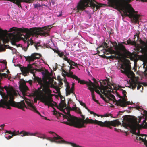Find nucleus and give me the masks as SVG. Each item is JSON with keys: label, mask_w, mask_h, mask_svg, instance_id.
Returning a JSON list of instances; mask_svg holds the SVG:
<instances>
[{"label": "nucleus", "mask_w": 147, "mask_h": 147, "mask_svg": "<svg viewBox=\"0 0 147 147\" xmlns=\"http://www.w3.org/2000/svg\"><path fill=\"white\" fill-rule=\"evenodd\" d=\"M108 1L111 7L119 11L121 10L124 15L132 18L135 22H138L140 16L134 13H137V12L135 11L130 4H126L127 0H108ZM94 2L98 4L95 0H80L78 4L77 9L78 10H82L90 7L93 9L94 11H96L101 6L100 5H96Z\"/></svg>", "instance_id": "nucleus-1"}, {"label": "nucleus", "mask_w": 147, "mask_h": 147, "mask_svg": "<svg viewBox=\"0 0 147 147\" xmlns=\"http://www.w3.org/2000/svg\"><path fill=\"white\" fill-rule=\"evenodd\" d=\"M69 112V111H68ZM65 119L68 121L64 122L63 123L70 126H73L78 128L85 127L84 124H93L98 125L102 127H110L111 126L115 127L121 125V123L117 120L113 121H105L104 122L99 121L96 120H93L86 118L85 120V116L81 115L82 119L78 118L77 117L72 116L70 113H68V115L65 116Z\"/></svg>", "instance_id": "nucleus-2"}, {"label": "nucleus", "mask_w": 147, "mask_h": 147, "mask_svg": "<svg viewBox=\"0 0 147 147\" xmlns=\"http://www.w3.org/2000/svg\"><path fill=\"white\" fill-rule=\"evenodd\" d=\"M0 95L3 98L0 100V107L11 109L10 106H11L23 111H25L24 108H28L24 100L18 102L14 101V97L17 95V93L12 86L10 85L8 87L6 86L3 87L0 86Z\"/></svg>", "instance_id": "nucleus-3"}, {"label": "nucleus", "mask_w": 147, "mask_h": 147, "mask_svg": "<svg viewBox=\"0 0 147 147\" xmlns=\"http://www.w3.org/2000/svg\"><path fill=\"white\" fill-rule=\"evenodd\" d=\"M51 27L50 26H46L42 28L33 27L28 29L27 28H18L20 32H24L26 34L24 36L23 40L24 42V46L22 47V49L26 51L30 45V37L31 36H36L40 35L46 36L49 35V33Z\"/></svg>", "instance_id": "nucleus-4"}, {"label": "nucleus", "mask_w": 147, "mask_h": 147, "mask_svg": "<svg viewBox=\"0 0 147 147\" xmlns=\"http://www.w3.org/2000/svg\"><path fill=\"white\" fill-rule=\"evenodd\" d=\"M34 79L35 81H37L40 85L36 92L39 99L45 105L48 106L49 107V106L51 107L56 106V103L53 101V94H51L52 91L50 89L49 87L45 86L41 78L35 77Z\"/></svg>", "instance_id": "nucleus-5"}, {"label": "nucleus", "mask_w": 147, "mask_h": 147, "mask_svg": "<svg viewBox=\"0 0 147 147\" xmlns=\"http://www.w3.org/2000/svg\"><path fill=\"white\" fill-rule=\"evenodd\" d=\"M122 122V125L123 126L125 127H129L132 130L133 134L138 136H140L141 137H139V140L143 142L144 144L147 146V140L146 138V136H147V135L138 134L139 129L141 127V125L137 121H135L131 119H128L126 120L125 122L123 121ZM144 127V128L147 129V123L145 124Z\"/></svg>", "instance_id": "nucleus-6"}, {"label": "nucleus", "mask_w": 147, "mask_h": 147, "mask_svg": "<svg viewBox=\"0 0 147 147\" xmlns=\"http://www.w3.org/2000/svg\"><path fill=\"white\" fill-rule=\"evenodd\" d=\"M112 43L113 46L114 47L115 50L117 51V54H118L120 56H121L122 55L121 53H123L124 55L127 58L132 56V53L127 50L125 46L123 45L122 44H119L117 45L116 42Z\"/></svg>", "instance_id": "nucleus-7"}, {"label": "nucleus", "mask_w": 147, "mask_h": 147, "mask_svg": "<svg viewBox=\"0 0 147 147\" xmlns=\"http://www.w3.org/2000/svg\"><path fill=\"white\" fill-rule=\"evenodd\" d=\"M93 80L94 82L96 84V87L97 88L100 90L101 93H102L107 90V89H111V84H109L106 80H102V81H100V87L98 83L95 79H93Z\"/></svg>", "instance_id": "nucleus-8"}, {"label": "nucleus", "mask_w": 147, "mask_h": 147, "mask_svg": "<svg viewBox=\"0 0 147 147\" xmlns=\"http://www.w3.org/2000/svg\"><path fill=\"white\" fill-rule=\"evenodd\" d=\"M61 102L58 107V108L62 111L65 114L63 115L62 114L63 117L65 119V116L68 115V112L69 110V113H70V109L71 108L69 107H69L67 106L66 107V104L65 102V98H61Z\"/></svg>", "instance_id": "nucleus-9"}, {"label": "nucleus", "mask_w": 147, "mask_h": 147, "mask_svg": "<svg viewBox=\"0 0 147 147\" xmlns=\"http://www.w3.org/2000/svg\"><path fill=\"white\" fill-rule=\"evenodd\" d=\"M128 62L127 63H125L124 65H121V68L123 70H121V72L127 75L129 78L133 77L135 76V74L131 70V67L129 64V61L128 60Z\"/></svg>", "instance_id": "nucleus-10"}, {"label": "nucleus", "mask_w": 147, "mask_h": 147, "mask_svg": "<svg viewBox=\"0 0 147 147\" xmlns=\"http://www.w3.org/2000/svg\"><path fill=\"white\" fill-rule=\"evenodd\" d=\"M20 69L22 74L24 76H27V74H28L29 72L30 71L31 73L33 74V76L34 77V78H33V79L34 80L38 82L37 81L34 80V79L35 77H36L35 74L33 72L34 69L30 64H29L27 67H20Z\"/></svg>", "instance_id": "nucleus-11"}, {"label": "nucleus", "mask_w": 147, "mask_h": 147, "mask_svg": "<svg viewBox=\"0 0 147 147\" xmlns=\"http://www.w3.org/2000/svg\"><path fill=\"white\" fill-rule=\"evenodd\" d=\"M72 78L75 79L76 80L78 81L79 83L81 84H86L88 86V87H91L92 86H94L95 85L90 80H89V82L85 81L84 80H81L77 76L74 75L73 77Z\"/></svg>", "instance_id": "nucleus-12"}, {"label": "nucleus", "mask_w": 147, "mask_h": 147, "mask_svg": "<svg viewBox=\"0 0 147 147\" xmlns=\"http://www.w3.org/2000/svg\"><path fill=\"white\" fill-rule=\"evenodd\" d=\"M40 57V55L37 53H34L32 54L30 56L25 57L26 61H28L30 63L31 62H33L35 59H39Z\"/></svg>", "instance_id": "nucleus-13"}, {"label": "nucleus", "mask_w": 147, "mask_h": 147, "mask_svg": "<svg viewBox=\"0 0 147 147\" xmlns=\"http://www.w3.org/2000/svg\"><path fill=\"white\" fill-rule=\"evenodd\" d=\"M24 99L26 103L28 106V108L29 109L40 115V113L37 110V109L33 105V104L31 102V100L30 99H26L25 98Z\"/></svg>", "instance_id": "nucleus-14"}, {"label": "nucleus", "mask_w": 147, "mask_h": 147, "mask_svg": "<svg viewBox=\"0 0 147 147\" xmlns=\"http://www.w3.org/2000/svg\"><path fill=\"white\" fill-rule=\"evenodd\" d=\"M111 90H107L104 92L102 93V94H103L107 98H108L107 100H108V102L109 100H113L116 101L117 102V101H116V100L114 96L111 93Z\"/></svg>", "instance_id": "nucleus-15"}, {"label": "nucleus", "mask_w": 147, "mask_h": 147, "mask_svg": "<svg viewBox=\"0 0 147 147\" xmlns=\"http://www.w3.org/2000/svg\"><path fill=\"white\" fill-rule=\"evenodd\" d=\"M20 90L21 92L24 97L25 96H28V94L27 91L28 90V88L26 84H24L20 86L19 87Z\"/></svg>", "instance_id": "nucleus-16"}, {"label": "nucleus", "mask_w": 147, "mask_h": 147, "mask_svg": "<svg viewBox=\"0 0 147 147\" xmlns=\"http://www.w3.org/2000/svg\"><path fill=\"white\" fill-rule=\"evenodd\" d=\"M117 105L120 106L121 107H125L127 105H129L131 104L130 101H127L122 100L121 99L119 100L116 102Z\"/></svg>", "instance_id": "nucleus-17"}, {"label": "nucleus", "mask_w": 147, "mask_h": 147, "mask_svg": "<svg viewBox=\"0 0 147 147\" xmlns=\"http://www.w3.org/2000/svg\"><path fill=\"white\" fill-rule=\"evenodd\" d=\"M20 136L23 137L26 136H36V134H38V133H30L29 132L23 130L20 132Z\"/></svg>", "instance_id": "nucleus-18"}, {"label": "nucleus", "mask_w": 147, "mask_h": 147, "mask_svg": "<svg viewBox=\"0 0 147 147\" xmlns=\"http://www.w3.org/2000/svg\"><path fill=\"white\" fill-rule=\"evenodd\" d=\"M88 89L90 90L91 92L92 97L93 100L95 102L98 103V100L95 99V96L94 94V88L92 87H88Z\"/></svg>", "instance_id": "nucleus-19"}, {"label": "nucleus", "mask_w": 147, "mask_h": 147, "mask_svg": "<svg viewBox=\"0 0 147 147\" xmlns=\"http://www.w3.org/2000/svg\"><path fill=\"white\" fill-rule=\"evenodd\" d=\"M117 55H112L109 57H106V56H105V57H106V58L108 59H112V60H113V59H119L120 58V56L119 55H117Z\"/></svg>", "instance_id": "nucleus-20"}, {"label": "nucleus", "mask_w": 147, "mask_h": 147, "mask_svg": "<svg viewBox=\"0 0 147 147\" xmlns=\"http://www.w3.org/2000/svg\"><path fill=\"white\" fill-rule=\"evenodd\" d=\"M63 72L65 74L66 76L69 77L71 78H72V77L74 76V75H73V72L72 71H70L69 72H67L64 70H63Z\"/></svg>", "instance_id": "nucleus-21"}, {"label": "nucleus", "mask_w": 147, "mask_h": 147, "mask_svg": "<svg viewBox=\"0 0 147 147\" xmlns=\"http://www.w3.org/2000/svg\"><path fill=\"white\" fill-rule=\"evenodd\" d=\"M65 90L66 96L69 95L72 93V92H71V88L70 89V86L69 85H66V88Z\"/></svg>", "instance_id": "nucleus-22"}, {"label": "nucleus", "mask_w": 147, "mask_h": 147, "mask_svg": "<svg viewBox=\"0 0 147 147\" xmlns=\"http://www.w3.org/2000/svg\"><path fill=\"white\" fill-rule=\"evenodd\" d=\"M75 107H72V109L71 108V109H70V111L71 110L75 111L78 113L80 114H81V112L80 108L77 107L76 105H75Z\"/></svg>", "instance_id": "nucleus-23"}, {"label": "nucleus", "mask_w": 147, "mask_h": 147, "mask_svg": "<svg viewBox=\"0 0 147 147\" xmlns=\"http://www.w3.org/2000/svg\"><path fill=\"white\" fill-rule=\"evenodd\" d=\"M138 84V80L134 81L132 82V84H131L132 89H135L137 86V84Z\"/></svg>", "instance_id": "nucleus-24"}, {"label": "nucleus", "mask_w": 147, "mask_h": 147, "mask_svg": "<svg viewBox=\"0 0 147 147\" xmlns=\"http://www.w3.org/2000/svg\"><path fill=\"white\" fill-rule=\"evenodd\" d=\"M94 85H95L94 86H92V87L94 88V91H95L98 94L101 95L100 91L97 89L98 88H97L96 86V84L95 85L94 84Z\"/></svg>", "instance_id": "nucleus-25"}, {"label": "nucleus", "mask_w": 147, "mask_h": 147, "mask_svg": "<svg viewBox=\"0 0 147 147\" xmlns=\"http://www.w3.org/2000/svg\"><path fill=\"white\" fill-rule=\"evenodd\" d=\"M80 103L81 105L83 106L86 109L88 110V111L89 112L90 110L86 106V104L84 103H83L82 101H80Z\"/></svg>", "instance_id": "nucleus-26"}, {"label": "nucleus", "mask_w": 147, "mask_h": 147, "mask_svg": "<svg viewBox=\"0 0 147 147\" xmlns=\"http://www.w3.org/2000/svg\"><path fill=\"white\" fill-rule=\"evenodd\" d=\"M110 53L111 54H114L115 55H119L118 54H117V51H116L111 49H109Z\"/></svg>", "instance_id": "nucleus-27"}, {"label": "nucleus", "mask_w": 147, "mask_h": 147, "mask_svg": "<svg viewBox=\"0 0 147 147\" xmlns=\"http://www.w3.org/2000/svg\"><path fill=\"white\" fill-rule=\"evenodd\" d=\"M14 28V27H13V28H10L8 32H12L13 31H16H16H17L20 32L19 30H18V29L17 28Z\"/></svg>", "instance_id": "nucleus-28"}, {"label": "nucleus", "mask_w": 147, "mask_h": 147, "mask_svg": "<svg viewBox=\"0 0 147 147\" xmlns=\"http://www.w3.org/2000/svg\"><path fill=\"white\" fill-rule=\"evenodd\" d=\"M74 85L75 83H72V86L71 88V92H72V93H73L74 94V95L75 96H76V94L74 92Z\"/></svg>", "instance_id": "nucleus-29"}, {"label": "nucleus", "mask_w": 147, "mask_h": 147, "mask_svg": "<svg viewBox=\"0 0 147 147\" xmlns=\"http://www.w3.org/2000/svg\"><path fill=\"white\" fill-rule=\"evenodd\" d=\"M135 42L134 41H132L131 40L129 39L127 41V44L128 45H133L134 44Z\"/></svg>", "instance_id": "nucleus-30"}, {"label": "nucleus", "mask_w": 147, "mask_h": 147, "mask_svg": "<svg viewBox=\"0 0 147 147\" xmlns=\"http://www.w3.org/2000/svg\"><path fill=\"white\" fill-rule=\"evenodd\" d=\"M69 61H70L69 64L71 66L73 65L74 66L76 64H77V63H76L75 62L72 61L71 60H69Z\"/></svg>", "instance_id": "nucleus-31"}, {"label": "nucleus", "mask_w": 147, "mask_h": 147, "mask_svg": "<svg viewBox=\"0 0 147 147\" xmlns=\"http://www.w3.org/2000/svg\"><path fill=\"white\" fill-rule=\"evenodd\" d=\"M34 46L35 47L36 49L37 50L38 49V47L40 46L39 42H37L36 43H35Z\"/></svg>", "instance_id": "nucleus-32"}, {"label": "nucleus", "mask_w": 147, "mask_h": 147, "mask_svg": "<svg viewBox=\"0 0 147 147\" xmlns=\"http://www.w3.org/2000/svg\"><path fill=\"white\" fill-rule=\"evenodd\" d=\"M89 112L90 113V114H93L94 116H97L98 117H100L101 116V115H99L95 113H94V112L90 111H89Z\"/></svg>", "instance_id": "nucleus-33"}, {"label": "nucleus", "mask_w": 147, "mask_h": 147, "mask_svg": "<svg viewBox=\"0 0 147 147\" xmlns=\"http://www.w3.org/2000/svg\"><path fill=\"white\" fill-rule=\"evenodd\" d=\"M138 84H137V85H138L137 89L138 90L140 88L142 87V88H143V87L140 84V82L138 81Z\"/></svg>", "instance_id": "nucleus-34"}, {"label": "nucleus", "mask_w": 147, "mask_h": 147, "mask_svg": "<svg viewBox=\"0 0 147 147\" xmlns=\"http://www.w3.org/2000/svg\"><path fill=\"white\" fill-rule=\"evenodd\" d=\"M64 57L63 58V59L65 61H67V62L69 63L70 62L69 60H70V59H68V57L65 55H64Z\"/></svg>", "instance_id": "nucleus-35"}, {"label": "nucleus", "mask_w": 147, "mask_h": 147, "mask_svg": "<svg viewBox=\"0 0 147 147\" xmlns=\"http://www.w3.org/2000/svg\"><path fill=\"white\" fill-rule=\"evenodd\" d=\"M111 114H108V113H106L105 114H104L103 115H101V117H108L109 116H111Z\"/></svg>", "instance_id": "nucleus-36"}, {"label": "nucleus", "mask_w": 147, "mask_h": 147, "mask_svg": "<svg viewBox=\"0 0 147 147\" xmlns=\"http://www.w3.org/2000/svg\"><path fill=\"white\" fill-rule=\"evenodd\" d=\"M101 96V97L106 102H109L108 100H108V98H107V99H106L103 96L101 95H100Z\"/></svg>", "instance_id": "nucleus-37"}, {"label": "nucleus", "mask_w": 147, "mask_h": 147, "mask_svg": "<svg viewBox=\"0 0 147 147\" xmlns=\"http://www.w3.org/2000/svg\"><path fill=\"white\" fill-rule=\"evenodd\" d=\"M121 91H122V93L124 95V97H126V95L127 94L126 91L125 90H122Z\"/></svg>", "instance_id": "nucleus-38"}, {"label": "nucleus", "mask_w": 147, "mask_h": 147, "mask_svg": "<svg viewBox=\"0 0 147 147\" xmlns=\"http://www.w3.org/2000/svg\"><path fill=\"white\" fill-rule=\"evenodd\" d=\"M58 55L60 57H62L63 56H64V53L63 52H59L58 53Z\"/></svg>", "instance_id": "nucleus-39"}, {"label": "nucleus", "mask_w": 147, "mask_h": 147, "mask_svg": "<svg viewBox=\"0 0 147 147\" xmlns=\"http://www.w3.org/2000/svg\"><path fill=\"white\" fill-rule=\"evenodd\" d=\"M12 136L13 137L14 136L17 135L18 134H17V133H16V131H14L12 132Z\"/></svg>", "instance_id": "nucleus-40"}, {"label": "nucleus", "mask_w": 147, "mask_h": 147, "mask_svg": "<svg viewBox=\"0 0 147 147\" xmlns=\"http://www.w3.org/2000/svg\"><path fill=\"white\" fill-rule=\"evenodd\" d=\"M144 113V115L146 118L147 117V111L144 110L143 111Z\"/></svg>", "instance_id": "nucleus-41"}, {"label": "nucleus", "mask_w": 147, "mask_h": 147, "mask_svg": "<svg viewBox=\"0 0 147 147\" xmlns=\"http://www.w3.org/2000/svg\"><path fill=\"white\" fill-rule=\"evenodd\" d=\"M30 44L31 45H33L34 44V42H33V40H32V39L30 38Z\"/></svg>", "instance_id": "nucleus-42"}, {"label": "nucleus", "mask_w": 147, "mask_h": 147, "mask_svg": "<svg viewBox=\"0 0 147 147\" xmlns=\"http://www.w3.org/2000/svg\"><path fill=\"white\" fill-rule=\"evenodd\" d=\"M108 46H107V44L106 43H104V46L103 47V49H106Z\"/></svg>", "instance_id": "nucleus-43"}, {"label": "nucleus", "mask_w": 147, "mask_h": 147, "mask_svg": "<svg viewBox=\"0 0 147 147\" xmlns=\"http://www.w3.org/2000/svg\"><path fill=\"white\" fill-rule=\"evenodd\" d=\"M74 67L70 65V66L69 67V72H70V71H71V70L72 69H74Z\"/></svg>", "instance_id": "nucleus-44"}, {"label": "nucleus", "mask_w": 147, "mask_h": 147, "mask_svg": "<svg viewBox=\"0 0 147 147\" xmlns=\"http://www.w3.org/2000/svg\"><path fill=\"white\" fill-rule=\"evenodd\" d=\"M5 125L4 124H2L1 125L0 127V130H3V127Z\"/></svg>", "instance_id": "nucleus-45"}, {"label": "nucleus", "mask_w": 147, "mask_h": 147, "mask_svg": "<svg viewBox=\"0 0 147 147\" xmlns=\"http://www.w3.org/2000/svg\"><path fill=\"white\" fill-rule=\"evenodd\" d=\"M6 133H8L10 134H12V132L11 131H6Z\"/></svg>", "instance_id": "nucleus-46"}, {"label": "nucleus", "mask_w": 147, "mask_h": 147, "mask_svg": "<svg viewBox=\"0 0 147 147\" xmlns=\"http://www.w3.org/2000/svg\"><path fill=\"white\" fill-rule=\"evenodd\" d=\"M13 137V136H12V135L11 136H10V135H9L8 136V137L7 138V137H6V138L7 139H9Z\"/></svg>", "instance_id": "nucleus-47"}, {"label": "nucleus", "mask_w": 147, "mask_h": 147, "mask_svg": "<svg viewBox=\"0 0 147 147\" xmlns=\"http://www.w3.org/2000/svg\"><path fill=\"white\" fill-rule=\"evenodd\" d=\"M3 49V48L1 46L0 47V52L2 51Z\"/></svg>", "instance_id": "nucleus-48"}, {"label": "nucleus", "mask_w": 147, "mask_h": 147, "mask_svg": "<svg viewBox=\"0 0 147 147\" xmlns=\"http://www.w3.org/2000/svg\"><path fill=\"white\" fill-rule=\"evenodd\" d=\"M28 82L29 83V84L30 85H31L32 84V81L31 80H30L29 81H28Z\"/></svg>", "instance_id": "nucleus-49"}, {"label": "nucleus", "mask_w": 147, "mask_h": 147, "mask_svg": "<svg viewBox=\"0 0 147 147\" xmlns=\"http://www.w3.org/2000/svg\"><path fill=\"white\" fill-rule=\"evenodd\" d=\"M141 43L143 44V45H146V43L143 41H141Z\"/></svg>", "instance_id": "nucleus-50"}, {"label": "nucleus", "mask_w": 147, "mask_h": 147, "mask_svg": "<svg viewBox=\"0 0 147 147\" xmlns=\"http://www.w3.org/2000/svg\"><path fill=\"white\" fill-rule=\"evenodd\" d=\"M16 132L17 134H18V135H21L20 134V132L19 133V131H16Z\"/></svg>", "instance_id": "nucleus-51"}, {"label": "nucleus", "mask_w": 147, "mask_h": 147, "mask_svg": "<svg viewBox=\"0 0 147 147\" xmlns=\"http://www.w3.org/2000/svg\"><path fill=\"white\" fill-rule=\"evenodd\" d=\"M34 102L35 103H36L37 102V100L36 99L34 98Z\"/></svg>", "instance_id": "nucleus-52"}, {"label": "nucleus", "mask_w": 147, "mask_h": 147, "mask_svg": "<svg viewBox=\"0 0 147 147\" xmlns=\"http://www.w3.org/2000/svg\"><path fill=\"white\" fill-rule=\"evenodd\" d=\"M74 66H75L78 69H79H79L78 68V64H76Z\"/></svg>", "instance_id": "nucleus-53"}, {"label": "nucleus", "mask_w": 147, "mask_h": 147, "mask_svg": "<svg viewBox=\"0 0 147 147\" xmlns=\"http://www.w3.org/2000/svg\"><path fill=\"white\" fill-rule=\"evenodd\" d=\"M117 96H118V97H119L120 98H122V96H120L119 95V94H117Z\"/></svg>", "instance_id": "nucleus-54"}, {"label": "nucleus", "mask_w": 147, "mask_h": 147, "mask_svg": "<svg viewBox=\"0 0 147 147\" xmlns=\"http://www.w3.org/2000/svg\"><path fill=\"white\" fill-rule=\"evenodd\" d=\"M57 112H56V111H55V112H54V113H53V114H54V115H56V114H57Z\"/></svg>", "instance_id": "nucleus-55"}, {"label": "nucleus", "mask_w": 147, "mask_h": 147, "mask_svg": "<svg viewBox=\"0 0 147 147\" xmlns=\"http://www.w3.org/2000/svg\"><path fill=\"white\" fill-rule=\"evenodd\" d=\"M43 119H45L46 120H49V119H48L46 117H44Z\"/></svg>", "instance_id": "nucleus-56"}, {"label": "nucleus", "mask_w": 147, "mask_h": 147, "mask_svg": "<svg viewBox=\"0 0 147 147\" xmlns=\"http://www.w3.org/2000/svg\"><path fill=\"white\" fill-rule=\"evenodd\" d=\"M141 119L140 118L139 119V123L141 121Z\"/></svg>", "instance_id": "nucleus-57"}, {"label": "nucleus", "mask_w": 147, "mask_h": 147, "mask_svg": "<svg viewBox=\"0 0 147 147\" xmlns=\"http://www.w3.org/2000/svg\"><path fill=\"white\" fill-rule=\"evenodd\" d=\"M136 36H137V37H139V34H136Z\"/></svg>", "instance_id": "nucleus-58"}, {"label": "nucleus", "mask_w": 147, "mask_h": 147, "mask_svg": "<svg viewBox=\"0 0 147 147\" xmlns=\"http://www.w3.org/2000/svg\"><path fill=\"white\" fill-rule=\"evenodd\" d=\"M125 42H122V43L123 44H126V45L127 44V43H126Z\"/></svg>", "instance_id": "nucleus-59"}, {"label": "nucleus", "mask_w": 147, "mask_h": 147, "mask_svg": "<svg viewBox=\"0 0 147 147\" xmlns=\"http://www.w3.org/2000/svg\"><path fill=\"white\" fill-rule=\"evenodd\" d=\"M42 74L43 75H45V72H42Z\"/></svg>", "instance_id": "nucleus-60"}, {"label": "nucleus", "mask_w": 147, "mask_h": 147, "mask_svg": "<svg viewBox=\"0 0 147 147\" xmlns=\"http://www.w3.org/2000/svg\"><path fill=\"white\" fill-rule=\"evenodd\" d=\"M137 109L139 110V109H140V107H137Z\"/></svg>", "instance_id": "nucleus-61"}, {"label": "nucleus", "mask_w": 147, "mask_h": 147, "mask_svg": "<svg viewBox=\"0 0 147 147\" xmlns=\"http://www.w3.org/2000/svg\"><path fill=\"white\" fill-rule=\"evenodd\" d=\"M35 64V63H34L32 64H30L32 65H32H34Z\"/></svg>", "instance_id": "nucleus-62"}, {"label": "nucleus", "mask_w": 147, "mask_h": 147, "mask_svg": "<svg viewBox=\"0 0 147 147\" xmlns=\"http://www.w3.org/2000/svg\"><path fill=\"white\" fill-rule=\"evenodd\" d=\"M61 15H62V14H60L59 15H58V17H59V16H61Z\"/></svg>", "instance_id": "nucleus-63"}, {"label": "nucleus", "mask_w": 147, "mask_h": 147, "mask_svg": "<svg viewBox=\"0 0 147 147\" xmlns=\"http://www.w3.org/2000/svg\"><path fill=\"white\" fill-rule=\"evenodd\" d=\"M8 73H9V70H7V71Z\"/></svg>", "instance_id": "nucleus-64"}]
</instances>
